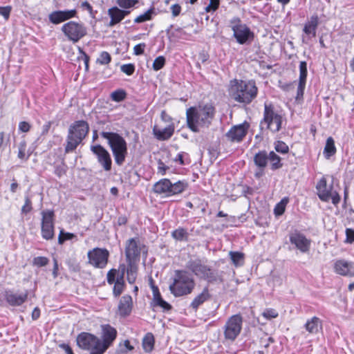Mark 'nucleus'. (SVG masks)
I'll use <instances>...</instances> for the list:
<instances>
[{
	"instance_id": "nucleus-49",
	"label": "nucleus",
	"mask_w": 354,
	"mask_h": 354,
	"mask_svg": "<svg viewBox=\"0 0 354 354\" xmlns=\"http://www.w3.org/2000/svg\"><path fill=\"white\" fill-rule=\"evenodd\" d=\"M49 262L47 257H37L33 259L32 264L37 267L46 266Z\"/></svg>"
},
{
	"instance_id": "nucleus-9",
	"label": "nucleus",
	"mask_w": 354,
	"mask_h": 354,
	"mask_svg": "<svg viewBox=\"0 0 354 354\" xmlns=\"http://www.w3.org/2000/svg\"><path fill=\"white\" fill-rule=\"evenodd\" d=\"M230 24L233 36L239 44H245L253 39L254 33L246 24L241 22L239 17L232 19Z\"/></svg>"
},
{
	"instance_id": "nucleus-10",
	"label": "nucleus",
	"mask_w": 354,
	"mask_h": 354,
	"mask_svg": "<svg viewBox=\"0 0 354 354\" xmlns=\"http://www.w3.org/2000/svg\"><path fill=\"white\" fill-rule=\"evenodd\" d=\"M78 346L89 351V354H103L100 344V338L89 333H81L77 337Z\"/></svg>"
},
{
	"instance_id": "nucleus-51",
	"label": "nucleus",
	"mask_w": 354,
	"mask_h": 354,
	"mask_svg": "<svg viewBox=\"0 0 354 354\" xmlns=\"http://www.w3.org/2000/svg\"><path fill=\"white\" fill-rule=\"evenodd\" d=\"M220 0H209V5L205 8L206 12H214L218 8Z\"/></svg>"
},
{
	"instance_id": "nucleus-12",
	"label": "nucleus",
	"mask_w": 354,
	"mask_h": 354,
	"mask_svg": "<svg viewBox=\"0 0 354 354\" xmlns=\"http://www.w3.org/2000/svg\"><path fill=\"white\" fill-rule=\"evenodd\" d=\"M316 189L320 200L328 202L330 199L334 205H337L340 201L338 193L333 190V183L328 185L326 178H322L317 184Z\"/></svg>"
},
{
	"instance_id": "nucleus-56",
	"label": "nucleus",
	"mask_w": 354,
	"mask_h": 354,
	"mask_svg": "<svg viewBox=\"0 0 354 354\" xmlns=\"http://www.w3.org/2000/svg\"><path fill=\"white\" fill-rule=\"evenodd\" d=\"M11 12L10 6L0 7V15L4 17L5 19L8 20Z\"/></svg>"
},
{
	"instance_id": "nucleus-28",
	"label": "nucleus",
	"mask_w": 354,
	"mask_h": 354,
	"mask_svg": "<svg viewBox=\"0 0 354 354\" xmlns=\"http://www.w3.org/2000/svg\"><path fill=\"white\" fill-rule=\"evenodd\" d=\"M28 293L17 295L11 292H6V299L11 306H20L27 299Z\"/></svg>"
},
{
	"instance_id": "nucleus-20",
	"label": "nucleus",
	"mask_w": 354,
	"mask_h": 354,
	"mask_svg": "<svg viewBox=\"0 0 354 354\" xmlns=\"http://www.w3.org/2000/svg\"><path fill=\"white\" fill-rule=\"evenodd\" d=\"M249 124L247 122L234 126L226 133L227 138L232 142H241L246 136Z\"/></svg>"
},
{
	"instance_id": "nucleus-36",
	"label": "nucleus",
	"mask_w": 354,
	"mask_h": 354,
	"mask_svg": "<svg viewBox=\"0 0 354 354\" xmlns=\"http://www.w3.org/2000/svg\"><path fill=\"white\" fill-rule=\"evenodd\" d=\"M154 338L151 333H147L142 340V346L144 350L149 353L153 350Z\"/></svg>"
},
{
	"instance_id": "nucleus-16",
	"label": "nucleus",
	"mask_w": 354,
	"mask_h": 354,
	"mask_svg": "<svg viewBox=\"0 0 354 354\" xmlns=\"http://www.w3.org/2000/svg\"><path fill=\"white\" fill-rule=\"evenodd\" d=\"M41 236L46 240H51L55 235L54 232V212L52 210L41 212Z\"/></svg>"
},
{
	"instance_id": "nucleus-4",
	"label": "nucleus",
	"mask_w": 354,
	"mask_h": 354,
	"mask_svg": "<svg viewBox=\"0 0 354 354\" xmlns=\"http://www.w3.org/2000/svg\"><path fill=\"white\" fill-rule=\"evenodd\" d=\"M89 131V126L84 120H77L72 123L68 131L65 152L75 151L77 146L86 138Z\"/></svg>"
},
{
	"instance_id": "nucleus-6",
	"label": "nucleus",
	"mask_w": 354,
	"mask_h": 354,
	"mask_svg": "<svg viewBox=\"0 0 354 354\" xmlns=\"http://www.w3.org/2000/svg\"><path fill=\"white\" fill-rule=\"evenodd\" d=\"M282 117L274 111L272 104H264L263 118L261 122V128L266 126L272 133L278 132L281 128Z\"/></svg>"
},
{
	"instance_id": "nucleus-52",
	"label": "nucleus",
	"mask_w": 354,
	"mask_h": 354,
	"mask_svg": "<svg viewBox=\"0 0 354 354\" xmlns=\"http://www.w3.org/2000/svg\"><path fill=\"white\" fill-rule=\"evenodd\" d=\"M32 210V202L28 196L25 197V203L21 207V212L24 214L29 213Z\"/></svg>"
},
{
	"instance_id": "nucleus-32",
	"label": "nucleus",
	"mask_w": 354,
	"mask_h": 354,
	"mask_svg": "<svg viewBox=\"0 0 354 354\" xmlns=\"http://www.w3.org/2000/svg\"><path fill=\"white\" fill-rule=\"evenodd\" d=\"M336 152L335 141L332 137H329L326 140V145L324 150V154L326 159H329Z\"/></svg>"
},
{
	"instance_id": "nucleus-27",
	"label": "nucleus",
	"mask_w": 354,
	"mask_h": 354,
	"mask_svg": "<svg viewBox=\"0 0 354 354\" xmlns=\"http://www.w3.org/2000/svg\"><path fill=\"white\" fill-rule=\"evenodd\" d=\"M319 25V18L317 15H313L310 20L306 21L303 29L304 32L307 35L316 36V31Z\"/></svg>"
},
{
	"instance_id": "nucleus-33",
	"label": "nucleus",
	"mask_w": 354,
	"mask_h": 354,
	"mask_svg": "<svg viewBox=\"0 0 354 354\" xmlns=\"http://www.w3.org/2000/svg\"><path fill=\"white\" fill-rule=\"evenodd\" d=\"M153 291V296H154V301L156 302V305L160 306L164 310H170L171 308V306L168 304L167 301L163 300L158 292V289L157 287L152 286Z\"/></svg>"
},
{
	"instance_id": "nucleus-11",
	"label": "nucleus",
	"mask_w": 354,
	"mask_h": 354,
	"mask_svg": "<svg viewBox=\"0 0 354 354\" xmlns=\"http://www.w3.org/2000/svg\"><path fill=\"white\" fill-rule=\"evenodd\" d=\"M61 30L67 39L74 44L78 42L87 34V30L84 24L74 21L64 24Z\"/></svg>"
},
{
	"instance_id": "nucleus-45",
	"label": "nucleus",
	"mask_w": 354,
	"mask_h": 354,
	"mask_svg": "<svg viewBox=\"0 0 354 354\" xmlns=\"http://www.w3.org/2000/svg\"><path fill=\"white\" fill-rule=\"evenodd\" d=\"M76 237V235L70 232H64L63 230L60 231L58 236V243L62 245L66 240H71Z\"/></svg>"
},
{
	"instance_id": "nucleus-39",
	"label": "nucleus",
	"mask_w": 354,
	"mask_h": 354,
	"mask_svg": "<svg viewBox=\"0 0 354 354\" xmlns=\"http://www.w3.org/2000/svg\"><path fill=\"white\" fill-rule=\"evenodd\" d=\"M124 286V281L122 279V277H118L113 286V295L115 297H118L122 292Z\"/></svg>"
},
{
	"instance_id": "nucleus-47",
	"label": "nucleus",
	"mask_w": 354,
	"mask_h": 354,
	"mask_svg": "<svg viewBox=\"0 0 354 354\" xmlns=\"http://www.w3.org/2000/svg\"><path fill=\"white\" fill-rule=\"evenodd\" d=\"M29 155L26 154V142H21L19 145L18 158L21 160H27Z\"/></svg>"
},
{
	"instance_id": "nucleus-53",
	"label": "nucleus",
	"mask_w": 354,
	"mask_h": 354,
	"mask_svg": "<svg viewBox=\"0 0 354 354\" xmlns=\"http://www.w3.org/2000/svg\"><path fill=\"white\" fill-rule=\"evenodd\" d=\"M137 0H118V5L124 8H129L135 5Z\"/></svg>"
},
{
	"instance_id": "nucleus-3",
	"label": "nucleus",
	"mask_w": 354,
	"mask_h": 354,
	"mask_svg": "<svg viewBox=\"0 0 354 354\" xmlns=\"http://www.w3.org/2000/svg\"><path fill=\"white\" fill-rule=\"evenodd\" d=\"M196 286L193 276L184 270H177L174 272L173 281L169 289L175 297H182L192 292Z\"/></svg>"
},
{
	"instance_id": "nucleus-62",
	"label": "nucleus",
	"mask_w": 354,
	"mask_h": 354,
	"mask_svg": "<svg viewBox=\"0 0 354 354\" xmlns=\"http://www.w3.org/2000/svg\"><path fill=\"white\" fill-rule=\"evenodd\" d=\"M32 319L33 320H37L40 316V310L39 308L36 307L32 312Z\"/></svg>"
},
{
	"instance_id": "nucleus-35",
	"label": "nucleus",
	"mask_w": 354,
	"mask_h": 354,
	"mask_svg": "<svg viewBox=\"0 0 354 354\" xmlns=\"http://www.w3.org/2000/svg\"><path fill=\"white\" fill-rule=\"evenodd\" d=\"M229 256L232 260L233 264L236 266H241L244 262V254L240 252L230 251Z\"/></svg>"
},
{
	"instance_id": "nucleus-55",
	"label": "nucleus",
	"mask_w": 354,
	"mask_h": 354,
	"mask_svg": "<svg viewBox=\"0 0 354 354\" xmlns=\"http://www.w3.org/2000/svg\"><path fill=\"white\" fill-rule=\"evenodd\" d=\"M145 43H140L137 45H136L133 48V53L136 55H140L144 53V50L145 48Z\"/></svg>"
},
{
	"instance_id": "nucleus-50",
	"label": "nucleus",
	"mask_w": 354,
	"mask_h": 354,
	"mask_svg": "<svg viewBox=\"0 0 354 354\" xmlns=\"http://www.w3.org/2000/svg\"><path fill=\"white\" fill-rule=\"evenodd\" d=\"M120 70L127 75H131L135 71V66L133 64H123L121 66Z\"/></svg>"
},
{
	"instance_id": "nucleus-22",
	"label": "nucleus",
	"mask_w": 354,
	"mask_h": 354,
	"mask_svg": "<svg viewBox=\"0 0 354 354\" xmlns=\"http://www.w3.org/2000/svg\"><path fill=\"white\" fill-rule=\"evenodd\" d=\"M290 241L302 252H306L309 250L310 241L300 233L292 234L290 236Z\"/></svg>"
},
{
	"instance_id": "nucleus-21",
	"label": "nucleus",
	"mask_w": 354,
	"mask_h": 354,
	"mask_svg": "<svg viewBox=\"0 0 354 354\" xmlns=\"http://www.w3.org/2000/svg\"><path fill=\"white\" fill-rule=\"evenodd\" d=\"M335 272L343 276H354V263L343 259L337 260L335 263Z\"/></svg>"
},
{
	"instance_id": "nucleus-1",
	"label": "nucleus",
	"mask_w": 354,
	"mask_h": 354,
	"mask_svg": "<svg viewBox=\"0 0 354 354\" xmlns=\"http://www.w3.org/2000/svg\"><path fill=\"white\" fill-rule=\"evenodd\" d=\"M214 114L215 108L212 104L190 107L186 111L187 127L193 132H198L201 128L210 125Z\"/></svg>"
},
{
	"instance_id": "nucleus-13",
	"label": "nucleus",
	"mask_w": 354,
	"mask_h": 354,
	"mask_svg": "<svg viewBox=\"0 0 354 354\" xmlns=\"http://www.w3.org/2000/svg\"><path fill=\"white\" fill-rule=\"evenodd\" d=\"M243 319L240 315L231 316L224 326L225 339L234 341L239 335L242 328Z\"/></svg>"
},
{
	"instance_id": "nucleus-57",
	"label": "nucleus",
	"mask_w": 354,
	"mask_h": 354,
	"mask_svg": "<svg viewBox=\"0 0 354 354\" xmlns=\"http://www.w3.org/2000/svg\"><path fill=\"white\" fill-rule=\"evenodd\" d=\"M30 129V124L25 121L20 122L19 124V130L21 132H28Z\"/></svg>"
},
{
	"instance_id": "nucleus-24",
	"label": "nucleus",
	"mask_w": 354,
	"mask_h": 354,
	"mask_svg": "<svg viewBox=\"0 0 354 354\" xmlns=\"http://www.w3.org/2000/svg\"><path fill=\"white\" fill-rule=\"evenodd\" d=\"M153 132L158 140H166L169 139L174 134V126L169 124L163 129H160L157 126H154Z\"/></svg>"
},
{
	"instance_id": "nucleus-17",
	"label": "nucleus",
	"mask_w": 354,
	"mask_h": 354,
	"mask_svg": "<svg viewBox=\"0 0 354 354\" xmlns=\"http://www.w3.org/2000/svg\"><path fill=\"white\" fill-rule=\"evenodd\" d=\"M101 328L102 339H100V344L104 354L116 339L118 333L116 329L109 324L102 325Z\"/></svg>"
},
{
	"instance_id": "nucleus-14",
	"label": "nucleus",
	"mask_w": 354,
	"mask_h": 354,
	"mask_svg": "<svg viewBox=\"0 0 354 354\" xmlns=\"http://www.w3.org/2000/svg\"><path fill=\"white\" fill-rule=\"evenodd\" d=\"M87 257L89 264L102 269L107 265L109 252L105 248H95L88 252Z\"/></svg>"
},
{
	"instance_id": "nucleus-23",
	"label": "nucleus",
	"mask_w": 354,
	"mask_h": 354,
	"mask_svg": "<svg viewBox=\"0 0 354 354\" xmlns=\"http://www.w3.org/2000/svg\"><path fill=\"white\" fill-rule=\"evenodd\" d=\"M129 13L130 11L122 10L117 7L109 8L108 10V15L111 17V21H109V26L112 27L120 23Z\"/></svg>"
},
{
	"instance_id": "nucleus-48",
	"label": "nucleus",
	"mask_w": 354,
	"mask_h": 354,
	"mask_svg": "<svg viewBox=\"0 0 354 354\" xmlns=\"http://www.w3.org/2000/svg\"><path fill=\"white\" fill-rule=\"evenodd\" d=\"M165 64V58L163 56H159L155 59L153 63V69L158 71L161 69Z\"/></svg>"
},
{
	"instance_id": "nucleus-54",
	"label": "nucleus",
	"mask_w": 354,
	"mask_h": 354,
	"mask_svg": "<svg viewBox=\"0 0 354 354\" xmlns=\"http://www.w3.org/2000/svg\"><path fill=\"white\" fill-rule=\"evenodd\" d=\"M118 272V270L115 269H111L107 273V282L109 284H112L114 282H115V275Z\"/></svg>"
},
{
	"instance_id": "nucleus-60",
	"label": "nucleus",
	"mask_w": 354,
	"mask_h": 354,
	"mask_svg": "<svg viewBox=\"0 0 354 354\" xmlns=\"http://www.w3.org/2000/svg\"><path fill=\"white\" fill-rule=\"evenodd\" d=\"M171 10L172 15L174 17H177L181 11V7L178 4L176 3L171 6Z\"/></svg>"
},
{
	"instance_id": "nucleus-30",
	"label": "nucleus",
	"mask_w": 354,
	"mask_h": 354,
	"mask_svg": "<svg viewBox=\"0 0 354 354\" xmlns=\"http://www.w3.org/2000/svg\"><path fill=\"white\" fill-rule=\"evenodd\" d=\"M268 161V154L266 151H260L255 154L254 162L257 167L261 169H264L267 166Z\"/></svg>"
},
{
	"instance_id": "nucleus-43",
	"label": "nucleus",
	"mask_w": 354,
	"mask_h": 354,
	"mask_svg": "<svg viewBox=\"0 0 354 354\" xmlns=\"http://www.w3.org/2000/svg\"><path fill=\"white\" fill-rule=\"evenodd\" d=\"M111 61V57L110 54L106 51L102 52L97 59V63L101 65H106Z\"/></svg>"
},
{
	"instance_id": "nucleus-29",
	"label": "nucleus",
	"mask_w": 354,
	"mask_h": 354,
	"mask_svg": "<svg viewBox=\"0 0 354 354\" xmlns=\"http://www.w3.org/2000/svg\"><path fill=\"white\" fill-rule=\"evenodd\" d=\"M322 328V321L317 317H313L307 320L305 324V328L310 333H317Z\"/></svg>"
},
{
	"instance_id": "nucleus-5",
	"label": "nucleus",
	"mask_w": 354,
	"mask_h": 354,
	"mask_svg": "<svg viewBox=\"0 0 354 354\" xmlns=\"http://www.w3.org/2000/svg\"><path fill=\"white\" fill-rule=\"evenodd\" d=\"M102 137L108 140L116 164L122 165L127 154V147L125 140L117 133L105 132L101 133Z\"/></svg>"
},
{
	"instance_id": "nucleus-64",
	"label": "nucleus",
	"mask_w": 354,
	"mask_h": 354,
	"mask_svg": "<svg viewBox=\"0 0 354 354\" xmlns=\"http://www.w3.org/2000/svg\"><path fill=\"white\" fill-rule=\"evenodd\" d=\"M60 347L65 351L66 354H74L72 351V348L68 344H61Z\"/></svg>"
},
{
	"instance_id": "nucleus-44",
	"label": "nucleus",
	"mask_w": 354,
	"mask_h": 354,
	"mask_svg": "<svg viewBox=\"0 0 354 354\" xmlns=\"http://www.w3.org/2000/svg\"><path fill=\"white\" fill-rule=\"evenodd\" d=\"M279 315L278 312L273 308H267L261 313L263 318L266 320H270L272 319L277 317Z\"/></svg>"
},
{
	"instance_id": "nucleus-19",
	"label": "nucleus",
	"mask_w": 354,
	"mask_h": 354,
	"mask_svg": "<svg viewBox=\"0 0 354 354\" xmlns=\"http://www.w3.org/2000/svg\"><path fill=\"white\" fill-rule=\"evenodd\" d=\"M77 10L75 9L55 10L48 15V20L53 24H59L65 21L75 17Z\"/></svg>"
},
{
	"instance_id": "nucleus-26",
	"label": "nucleus",
	"mask_w": 354,
	"mask_h": 354,
	"mask_svg": "<svg viewBox=\"0 0 354 354\" xmlns=\"http://www.w3.org/2000/svg\"><path fill=\"white\" fill-rule=\"evenodd\" d=\"M132 308V298L130 295H124L121 297L119 305L118 310L120 315L122 316L128 315Z\"/></svg>"
},
{
	"instance_id": "nucleus-8",
	"label": "nucleus",
	"mask_w": 354,
	"mask_h": 354,
	"mask_svg": "<svg viewBox=\"0 0 354 354\" xmlns=\"http://www.w3.org/2000/svg\"><path fill=\"white\" fill-rule=\"evenodd\" d=\"M187 268L199 278L207 280L209 283L221 280V277L216 270L202 263L201 260L191 261Z\"/></svg>"
},
{
	"instance_id": "nucleus-63",
	"label": "nucleus",
	"mask_w": 354,
	"mask_h": 354,
	"mask_svg": "<svg viewBox=\"0 0 354 354\" xmlns=\"http://www.w3.org/2000/svg\"><path fill=\"white\" fill-rule=\"evenodd\" d=\"M81 7L83 9L87 10L90 13H92V11H93L92 6L88 1H83L81 4Z\"/></svg>"
},
{
	"instance_id": "nucleus-41",
	"label": "nucleus",
	"mask_w": 354,
	"mask_h": 354,
	"mask_svg": "<svg viewBox=\"0 0 354 354\" xmlns=\"http://www.w3.org/2000/svg\"><path fill=\"white\" fill-rule=\"evenodd\" d=\"M126 95V92L123 89H118L111 93V98L113 101L120 102L125 99Z\"/></svg>"
},
{
	"instance_id": "nucleus-37",
	"label": "nucleus",
	"mask_w": 354,
	"mask_h": 354,
	"mask_svg": "<svg viewBox=\"0 0 354 354\" xmlns=\"http://www.w3.org/2000/svg\"><path fill=\"white\" fill-rule=\"evenodd\" d=\"M188 233L183 228H178L172 232V236L177 241H183L188 239Z\"/></svg>"
},
{
	"instance_id": "nucleus-31",
	"label": "nucleus",
	"mask_w": 354,
	"mask_h": 354,
	"mask_svg": "<svg viewBox=\"0 0 354 354\" xmlns=\"http://www.w3.org/2000/svg\"><path fill=\"white\" fill-rule=\"evenodd\" d=\"M128 265L127 267V281L129 283H133L137 277V266L136 263L133 262H127Z\"/></svg>"
},
{
	"instance_id": "nucleus-15",
	"label": "nucleus",
	"mask_w": 354,
	"mask_h": 354,
	"mask_svg": "<svg viewBox=\"0 0 354 354\" xmlns=\"http://www.w3.org/2000/svg\"><path fill=\"white\" fill-rule=\"evenodd\" d=\"M141 252H147L145 246L141 244L138 239L131 238L127 240L125 246V255L127 262L136 263L139 261Z\"/></svg>"
},
{
	"instance_id": "nucleus-59",
	"label": "nucleus",
	"mask_w": 354,
	"mask_h": 354,
	"mask_svg": "<svg viewBox=\"0 0 354 354\" xmlns=\"http://www.w3.org/2000/svg\"><path fill=\"white\" fill-rule=\"evenodd\" d=\"M305 86H306V82H299V84H298V87H297V98L303 97Z\"/></svg>"
},
{
	"instance_id": "nucleus-46",
	"label": "nucleus",
	"mask_w": 354,
	"mask_h": 354,
	"mask_svg": "<svg viewBox=\"0 0 354 354\" xmlns=\"http://www.w3.org/2000/svg\"><path fill=\"white\" fill-rule=\"evenodd\" d=\"M274 149L278 153L286 154L289 151L288 146L282 141H277L274 143Z\"/></svg>"
},
{
	"instance_id": "nucleus-34",
	"label": "nucleus",
	"mask_w": 354,
	"mask_h": 354,
	"mask_svg": "<svg viewBox=\"0 0 354 354\" xmlns=\"http://www.w3.org/2000/svg\"><path fill=\"white\" fill-rule=\"evenodd\" d=\"M268 160L270 162V167L272 170H277L283 165L281 162V158L274 151H270L268 153Z\"/></svg>"
},
{
	"instance_id": "nucleus-42",
	"label": "nucleus",
	"mask_w": 354,
	"mask_h": 354,
	"mask_svg": "<svg viewBox=\"0 0 354 354\" xmlns=\"http://www.w3.org/2000/svg\"><path fill=\"white\" fill-rule=\"evenodd\" d=\"M307 77V63L305 61L300 62L299 64V82H306Z\"/></svg>"
},
{
	"instance_id": "nucleus-38",
	"label": "nucleus",
	"mask_w": 354,
	"mask_h": 354,
	"mask_svg": "<svg viewBox=\"0 0 354 354\" xmlns=\"http://www.w3.org/2000/svg\"><path fill=\"white\" fill-rule=\"evenodd\" d=\"M154 13H155L154 8H150L147 12H145V13L138 16L134 19V22L139 24V23H142V22L149 21V20L151 19L152 15Z\"/></svg>"
},
{
	"instance_id": "nucleus-2",
	"label": "nucleus",
	"mask_w": 354,
	"mask_h": 354,
	"mask_svg": "<svg viewBox=\"0 0 354 354\" xmlns=\"http://www.w3.org/2000/svg\"><path fill=\"white\" fill-rule=\"evenodd\" d=\"M229 93L234 101L248 104L256 98L258 88L254 81L234 80L230 82Z\"/></svg>"
},
{
	"instance_id": "nucleus-61",
	"label": "nucleus",
	"mask_w": 354,
	"mask_h": 354,
	"mask_svg": "<svg viewBox=\"0 0 354 354\" xmlns=\"http://www.w3.org/2000/svg\"><path fill=\"white\" fill-rule=\"evenodd\" d=\"M6 147V142L5 141V133L3 131L0 132V151L3 150Z\"/></svg>"
},
{
	"instance_id": "nucleus-58",
	"label": "nucleus",
	"mask_w": 354,
	"mask_h": 354,
	"mask_svg": "<svg viewBox=\"0 0 354 354\" xmlns=\"http://www.w3.org/2000/svg\"><path fill=\"white\" fill-rule=\"evenodd\" d=\"M346 242L351 243L354 241V230L347 228L346 230Z\"/></svg>"
},
{
	"instance_id": "nucleus-18",
	"label": "nucleus",
	"mask_w": 354,
	"mask_h": 354,
	"mask_svg": "<svg viewBox=\"0 0 354 354\" xmlns=\"http://www.w3.org/2000/svg\"><path fill=\"white\" fill-rule=\"evenodd\" d=\"M91 150L97 156L99 163L103 167L104 170H111V158L108 151L100 145L91 146Z\"/></svg>"
},
{
	"instance_id": "nucleus-40",
	"label": "nucleus",
	"mask_w": 354,
	"mask_h": 354,
	"mask_svg": "<svg viewBox=\"0 0 354 354\" xmlns=\"http://www.w3.org/2000/svg\"><path fill=\"white\" fill-rule=\"evenodd\" d=\"M289 200L288 198H283L279 203H278L274 209V214L277 216L282 215L286 209V206L288 204Z\"/></svg>"
},
{
	"instance_id": "nucleus-7",
	"label": "nucleus",
	"mask_w": 354,
	"mask_h": 354,
	"mask_svg": "<svg viewBox=\"0 0 354 354\" xmlns=\"http://www.w3.org/2000/svg\"><path fill=\"white\" fill-rule=\"evenodd\" d=\"M187 187V184L183 181L171 183L169 179L163 178L154 184L153 191L156 194L169 196L182 193Z\"/></svg>"
},
{
	"instance_id": "nucleus-25",
	"label": "nucleus",
	"mask_w": 354,
	"mask_h": 354,
	"mask_svg": "<svg viewBox=\"0 0 354 354\" xmlns=\"http://www.w3.org/2000/svg\"><path fill=\"white\" fill-rule=\"evenodd\" d=\"M210 298L211 295L209 293V289L207 287H205L200 294L194 298L190 304V307L192 309L196 310L200 306L210 299Z\"/></svg>"
}]
</instances>
